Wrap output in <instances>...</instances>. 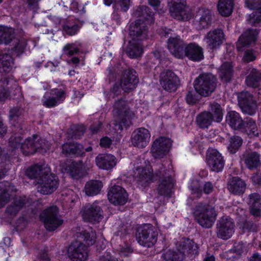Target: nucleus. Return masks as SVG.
Masks as SVG:
<instances>
[{
	"label": "nucleus",
	"instance_id": "obj_1",
	"mask_svg": "<svg viewBox=\"0 0 261 261\" xmlns=\"http://www.w3.org/2000/svg\"><path fill=\"white\" fill-rule=\"evenodd\" d=\"M132 40L129 41L126 53L132 58L140 57L143 52L141 41L148 36V29L143 20L138 19L132 23L129 28Z\"/></svg>",
	"mask_w": 261,
	"mask_h": 261
},
{
	"label": "nucleus",
	"instance_id": "obj_2",
	"mask_svg": "<svg viewBox=\"0 0 261 261\" xmlns=\"http://www.w3.org/2000/svg\"><path fill=\"white\" fill-rule=\"evenodd\" d=\"M194 215L198 223L205 228H211L213 225L217 216L214 206L203 203L196 206Z\"/></svg>",
	"mask_w": 261,
	"mask_h": 261
},
{
	"label": "nucleus",
	"instance_id": "obj_3",
	"mask_svg": "<svg viewBox=\"0 0 261 261\" xmlns=\"http://www.w3.org/2000/svg\"><path fill=\"white\" fill-rule=\"evenodd\" d=\"M217 80L211 73L200 74L194 81V86L197 93L202 96L210 95L217 87Z\"/></svg>",
	"mask_w": 261,
	"mask_h": 261
},
{
	"label": "nucleus",
	"instance_id": "obj_4",
	"mask_svg": "<svg viewBox=\"0 0 261 261\" xmlns=\"http://www.w3.org/2000/svg\"><path fill=\"white\" fill-rule=\"evenodd\" d=\"M136 239L142 246L151 247L156 242L158 232L156 229L151 224H145L138 228Z\"/></svg>",
	"mask_w": 261,
	"mask_h": 261
},
{
	"label": "nucleus",
	"instance_id": "obj_5",
	"mask_svg": "<svg viewBox=\"0 0 261 261\" xmlns=\"http://www.w3.org/2000/svg\"><path fill=\"white\" fill-rule=\"evenodd\" d=\"M59 185V178L51 173H46L40 176L36 184L37 191L41 194L47 195L53 193Z\"/></svg>",
	"mask_w": 261,
	"mask_h": 261
},
{
	"label": "nucleus",
	"instance_id": "obj_6",
	"mask_svg": "<svg viewBox=\"0 0 261 261\" xmlns=\"http://www.w3.org/2000/svg\"><path fill=\"white\" fill-rule=\"evenodd\" d=\"M40 219L43 222L44 227L48 231H54L61 226L63 220L59 215L58 208L56 206H50L40 215Z\"/></svg>",
	"mask_w": 261,
	"mask_h": 261
},
{
	"label": "nucleus",
	"instance_id": "obj_7",
	"mask_svg": "<svg viewBox=\"0 0 261 261\" xmlns=\"http://www.w3.org/2000/svg\"><path fill=\"white\" fill-rule=\"evenodd\" d=\"M169 12L172 17L178 20L188 21L193 16L191 10L186 5L185 0H173Z\"/></svg>",
	"mask_w": 261,
	"mask_h": 261
},
{
	"label": "nucleus",
	"instance_id": "obj_8",
	"mask_svg": "<svg viewBox=\"0 0 261 261\" xmlns=\"http://www.w3.org/2000/svg\"><path fill=\"white\" fill-rule=\"evenodd\" d=\"M113 115L126 127L131 124V119L134 117V113L130 110L125 101L122 99L115 101L113 106Z\"/></svg>",
	"mask_w": 261,
	"mask_h": 261
},
{
	"label": "nucleus",
	"instance_id": "obj_9",
	"mask_svg": "<svg viewBox=\"0 0 261 261\" xmlns=\"http://www.w3.org/2000/svg\"><path fill=\"white\" fill-rule=\"evenodd\" d=\"M81 213L86 222L94 223L99 222L103 218V211L97 201L86 204L82 207Z\"/></svg>",
	"mask_w": 261,
	"mask_h": 261
},
{
	"label": "nucleus",
	"instance_id": "obj_10",
	"mask_svg": "<svg viewBox=\"0 0 261 261\" xmlns=\"http://www.w3.org/2000/svg\"><path fill=\"white\" fill-rule=\"evenodd\" d=\"M155 175L161 178L158 188L159 194L161 195L170 196L173 187L171 175L169 174V171H165L163 165L155 172Z\"/></svg>",
	"mask_w": 261,
	"mask_h": 261
},
{
	"label": "nucleus",
	"instance_id": "obj_11",
	"mask_svg": "<svg viewBox=\"0 0 261 261\" xmlns=\"http://www.w3.org/2000/svg\"><path fill=\"white\" fill-rule=\"evenodd\" d=\"M160 83L164 90L173 92L175 91L179 86V80L173 71L166 70L160 74Z\"/></svg>",
	"mask_w": 261,
	"mask_h": 261
},
{
	"label": "nucleus",
	"instance_id": "obj_12",
	"mask_svg": "<svg viewBox=\"0 0 261 261\" xmlns=\"http://www.w3.org/2000/svg\"><path fill=\"white\" fill-rule=\"evenodd\" d=\"M66 97V94L62 89H54L49 93L46 92L42 98L43 105L48 108L55 107L62 103Z\"/></svg>",
	"mask_w": 261,
	"mask_h": 261
},
{
	"label": "nucleus",
	"instance_id": "obj_13",
	"mask_svg": "<svg viewBox=\"0 0 261 261\" xmlns=\"http://www.w3.org/2000/svg\"><path fill=\"white\" fill-rule=\"evenodd\" d=\"M240 107L244 113L252 115L255 113L257 103L253 95L248 92H242L238 96Z\"/></svg>",
	"mask_w": 261,
	"mask_h": 261
},
{
	"label": "nucleus",
	"instance_id": "obj_14",
	"mask_svg": "<svg viewBox=\"0 0 261 261\" xmlns=\"http://www.w3.org/2000/svg\"><path fill=\"white\" fill-rule=\"evenodd\" d=\"M217 236L223 240L230 238L234 232V225L232 220L228 217L224 216L217 224Z\"/></svg>",
	"mask_w": 261,
	"mask_h": 261
},
{
	"label": "nucleus",
	"instance_id": "obj_15",
	"mask_svg": "<svg viewBox=\"0 0 261 261\" xmlns=\"http://www.w3.org/2000/svg\"><path fill=\"white\" fill-rule=\"evenodd\" d=\"M139 83L137 73L134 69L124 70L120 79V86L126 92H129L135 89Z\"/></svg>",
	"mask_w": 261,
	"mask_h": 261
},
{
	"label": "nucleus",
	"instance_id": "obj_16",
	"mask_svg": "<svg viewBox=\"0 0 261 261\" xmlns=\"http://www.w3.org/2000/svg\"><path fill=\"white\" fill-rule=\"evenodd\" d=\"M171 146L169 138L160 137L153 142L151 152L154 158H162L169 152Z\"/></svg>",
	"mask_w": 261,
	"mask_h": 261
},
{
	"label": "nucleus",
	"instance_id": "obj_17",
	"mask_svg": "<svg viewBox=\"0 0 261 261\" xmlns=\"http://www.w3.org/2000/svg\"><path fill=\"white\" fill-rule=\"evenodd\" d=\"M68 254L72 261H85L88 256V248L81 242L75 241L69 247Z\"/></svg>",
	"mask_w": 261,
	"mask_h": 261
},
{
	"label": "nucleus",
	"instance_id": "obj_18",
	"mask_svg": "<svg viewBox=\"0 0 261 261\" xmlns=\"http://www.w3.org/2000/svg\"><path fill=\"white\" fill-rule=\"evenodd\" d=\"M150 138L149 130L144 127L136 129L131 137L132 143L134 146L144 148L147 145Z\"/></svg>",
	"mask_w": 261,
	"mask_h": 261
},
{
	"label": "nucleus",
	"instance_id": "obj_19",
	"mask_svg": "<svg viewBox=\"0 0 261 261\" xmlns=\"http://www.w3.org/2000/svg\"><path fill=\"white\" fill-rule=\"evenodd\" d=\"M108 197L110 202L114 205H123L127 200L128 195L121 187L114 186L109 190Z\"/></svg>",
	"mask_w": 261,
	"mask_h": 261
},
{
	"label": "nucleus",
	"instance_id": "obj_20",
	"mask_svg": "<svg viewBox=\"0 0 261 261\" xmlns=\"http://www.w3.org/2000/svg\"><path fill=\"white\" fill-rule=\"evenodd\" d=\"M207 162L211 169L218 172L221 171L224 166V160L221 154L217 150L210 149L207 155Z\"/></svg>",
	"mask_w": 261,
	"mask_h": 261
},
{
	"label": "nucleus",
	"instance_id": "obj_21",
	"mask_svg": "<svg viewBox=\"0 0 261 261\" xmlns=\"http://www.w3.org/2000/svg\"><path fill=\"white\" fill-rule=\"evenodd\" d=\"M134 177L139 185L146 187L153 181L152 170L149 167H138L134 171Z\"/></svg>",
	"mask_w": 261,
	"mask_h": 261
},
{
	"label": "nucleus",
	"instance_id": "obj_22",
	"mask_svg": "<svg viewBox=\"0 0 261 261\" xmlns=\"http://www.w3.org/2000/svg\"><path fill=\"white\" fill-rule=\"evenodd\" d=\"M13 64L12 57L7 54H0V84L5 86L8 84L9 81L5 76L10 71Z\"/></svg>",
	"mask_w": 261,
	"mask_h": 261
},
{
	"label": "nucleus",
	"instance_id": "obj_23",
	"mask_svg": "<svg viewBox=\"0 0 261 261\" xmlns=\"http://www.w3.org/2000/svg\"><path fill=\"white\" fill-rule=\"evenodd\" d=\"M167 46L172 55L178 59L184 57L185 44L179 37H170L167 42Z\"/></svg>",
	"mask_w": 261,
	"mask_h": 261
},
{
	"label": "nucleus",
	"instance_id": "obj_24",
	"mask_svg": "<svg viewBox=\"0 0 261 261\" xmlns=\"http://www.w3.org/2000/svg\"><path fill=\"white\" fill-rule=\"evenodd\" d=\"M242 160L250 170H255L261 167V155L256 151H248L243 154Z\"/></svg>",
	"mask_w": 261,
	"mask_h": 261
},
{
	"label": "nucleus",
	"instance_id": "obj_25",
	"mask_svg": "<svg viewBox=\"0 0 261 261\" xmlns=\"http://www.w3.org/2000/svg\"><path fill=\"white\" fill-rule=\"evenodd\" d=\"M224 33L221 29H215L209 32L205 37L208 47L211 49L218 48L224 39Z\"/></svg>",
	"mask_w": 261,
	"mask_h": 261
},
{
	"label": "nucleus",
	"instance_id": "obj_26",
	"mask_svg": "<svg viewBox=\"0 0 261 261\" xmlns=\"http://www.w3.org/2000/svg\"><path fill=\"white\" fill-rule=\"evenodd\" d=\"M178 250L180 254L186 256L192 257L198 253V246L192 240L186 239L182 240L178 247Z\"/></svg>",
	"mask_w": 261,
	"mask_h": 261
},
{
	"label": "nucleus",
	"instance_id": "obj_27",
	"mask_svg": "<svg viewBox=\"0 0 261 261\" xmlns=\"http://www.w3.org/2000/svg\"><path fill=\"white\" fill-rule=\"evenodd\" d=\"M258 31L256 29H249L245 32L239 38L237 44L239 50H241L243 47L254 43L257 38Z\"/></svg>",
	"mask_w": 261,
	"mask_h": 261
},
{
	"label": "nucleus",
	"instance_id": "obj_28",
	"mask_svg": "<svg viewBox=\"0 0 261 261\" xmlns=\"http://www.w3.org/2000/svg\"><path fill=\"white\" fill-rule=\"evenodd\" d=\"M185 56L193 61H199L203 58L202 48L195 43H189L185 46Z\"/></svg>",
	"mask_w": 261,
	"mask_h": 261
},
{
	"label": "nucleus",
	"instance_id": "obj_29",
	"mask_svg": "<svg viewBox=\"0 0 261 261\" xmlns=\"http://www.w3.org/2000/svg\"><path fill=\"white\" fill-rule=\"evenodd\" d=\"M30 201L26 197H20L16 198L7 207L6 213L10 218H12L19 212L23 207L29 206Z\"/></svg>",
	"mask_w": 261,
	"mask_h": 261
},
{
	"label": "nucleus",
	"instance_id": "obj_30",
	"mask_svg": "<svg viewBox=\"0 0 261 261\" xmlns=\"http://www.w3.org/2000/svg\"><path fill=\"white\" fill-rule=\"evenodd\" d=\"M97 166L100 168L110 170L116 165L115 157L110 154H101L98 155L95 159Z\"/></svg>",
	"mask_w": 261,
	"mask_h": 261
},
{
	"label": "nucleus",
	"instance_id": "obj_31",
	"mask_svg": "<svg viewBox=\"0 0 261 261\" xmlns=\"http://www.w3.org/2000/svg\"><path fill=\"white\" fill-rule=\"evenodd\" d=\"M247 203L249 205L250 213L255 216H259L261 214V197L256 193L249 195Z\"/></svg>",
	"mask_w": 261,
	"mask_h": 261
},
{
	"label": "nucleus",
	"instance_id": "obj_32",
	"mask_svg": "<svg viewBox=\"0 0 261 261\" xmlns=\"http://www.w3.org/2000/svg\"><path fill=\"white\" fill-rule=\"evenodd\" d=\"M15 191L14 186L8 182H0V207L8 202L12 196V192Z\"/></svg>",
	"mask_w": 261,
	"mask_h": 261
},
{
	"label": "nucleus",
	"instance_id": "obj_33",
	"mask_svg": "<svg viewBox=\"0 0 261 261\" xmlns=\"http://www.w3.org/2000/svg\"><path fill=\"white\" fill-rule=\"evenodd\" d=\"M226 122L234 129L239 130L244 128L245 122L240 114L236 111H230L226 117Z\"/></svg>",
	"mask_w": 261,
	"mask_h": 261
},
{
	"label": "nucleus",
	"instance_id": "obj_34",
	"mask_svg": "<svg viewBox=\"0 0 261 261\" xmlns=\"http://www.w3.org/2000/svg\"><path fill=\"white\" fill-rule=\"evenodd\" d=\"M62 153L66 155H82L84 153V151L81 144L76 142H69L62 145Z\"/></svg>",
	"mask_w": 261,
	"mask_h": 261
},
{
	"label": "nucleus",
	"instance_id": "obj_35",
	"mask_svg": "<svg viewBox=\"0 0 261 261\" xmlns=\"http://www.w3.org/2000/svg\"><path fill=\"white\" fill-rule=\"evenodd\" d=\"M50 172V168L47 165L36 164L29 168L26 171V174L29 178L36 179L37 182L40 176Z\"/></svg>",
	"mask_w": 261,
	"mask_h": 261
},
{
	"label": "nucleus",
	"instance_id": "obj_36",
	"mask_svg": "<svg viewBox=\"0 0 261 261\" xmlns=\"http://www.w3.org/2000/svg\"><path fill=\"white\" fill-rule=\"evenodd\" d=\"M228 189L229 191L237 195H240L244 192L246 189V184L244 180L238 177H233L229 181Z\"/></svg>",
	"mask_w": 261,
	"mask_h": 261
},
{
	"label": "nucleus",
	"instance_id": "obj_37",
	"mask_svg": "<svg viewBox=\"0 0 261 261\" xmlns=\"http://www.w3.org/2000/svg\"><path fill=\"white\" fill-rule=\"evenodd\" d=\"M199 15L200 17L196 21L197 29L201 30L208 27L212 21V14L210 10L201 9L199 11Z\"/></svg>",
	"mask_w": 261,
	"mask_h": 261
},
{
	"label": "nucleus",
	"instance_id": "obj_38",
	"mask_svg": "<svg viewBox=\"0 0 261 261\" xmlns=\"http://www.w3.org/2000/svg\"><path fill=\"white\" fill-rule=\"evenodd\" d=\"M212 114L208 111H204L200 113L196 117V123L202 128H207L215 121Z\"/></svg>",
	"mask_w": 261,
	"mask_h": 261
},
{
	"label": "nucleus",
	"instance_id": "obj_39",
	"mask_svg": "<svg viewBox=\"0 0 261 261\" xmlns=\"http://www.w3.org/2000/svg\"><path fill=\"white\" fill-rule=\"evenodd\" d=\"M261 80V73L254 68L249 69V75L246 79V83L250 87H257Z\"/></svg>",
	"mask_w": 261,
	"mask_h": 261
},
{
	"label": "nucleus",
	"instance_id": "obj_40",
	"mask_svg": "<svg viewBox=\"0 0 261 261\" xmlns=\"http://www.w3.org/2000/svg\"><path fill=\"white\" fill-rule=\"evenodd\" d=\"M217 7L219 13L222 16H228L232 12L233 2L232 0H219Z\"/></svg>",
	"mask_w": 261,
	"mask_h": 261
},
{
	"label": "nucleus",
	"instance_id": "obj_41",
	"mask_svg": "<svg viewBox=\"0 0 261 261\" xmlns=\"http://www.w3.org/2000/svg\"><path fill=\"white\" fill-rule=\"evenodd\" d=\"M102 187V184L99 180H91L87 182L85 186L86 195L94 196L98 194Z\"/></svg>",
	"mask_w": 261,
	"mask_h": 261
},
{
	"label": "nucleus",
	"instance_id": "obj_42",
	"mask_svg": "<svg viewBox=\"0 0 261 261\" xmlns=\"http://www.w3.org/2000/svg\"><path fill=\"white\" fill-rule=\"evenodd\" d=\"M67 173L73 179H79L84 175L82 166L81 163L75 162L69 165L67 169Z\"/></svg>",
	"mask_w": 261,
	"mask_h": 261
},
{
	"label": "nucleus",
	"instance_id": "obj_43",
	"mask_svg": "<svg viewBox=\"0 0 261 261\" xmlns=\"http://www.w3.org/2000/svg\"><path fill=\"white\" fill-rule=\"evenodd\" d=\"M232 67L230 62L223 63L220 68L219 73L221 80L225 82H229L232 75Z\"/></svg>",
	"mask_w": 261,
	"mask_h": 261
},
{
	"label": "nucleus",
	"instance_id": "obj_44",
	"mask_svg": "<svg viewBox=\"0 0 261 261\" xmlns=\"http://www.w3.org/2000/svg\"><path fill=\"white\" fill-rule=\"evenodd\" d=\"M14 38V31L12 28L0 26V44H8Z\"/></svg>",
	"mask_w": 261,
	"mask_h": 261
},
{
	"label": "nucleus",
	"instance_id": "obj_45",
	"mask_svg": "<svg viewBox=\"0 0 261 261\" xmlns=\"http://www.w3.org/2000/svg\"><path fill=\"white\" fill-rule=\"evenodd\" d=\"M245 122L244 128L245 133L250 138L257 137L259 136V130L257 128L255 122L252 120L249 119Z\"/></svg>",
	"mask_w": 261,
	"mask_h": 261
},
{
	"label": "nucleus",
	"instance_id": "obj_46",
	"mask_svg": "<svg viewBox=\"0 0 261 261\" xmlns=\"http://www.w3.org/2000/svg\"><path fill=\"white\" fill-rule=\"evenodd\" d=\"M35 135L32 138L27 139L24 143L21 144L20 149L23 154L29 155L34 154L36 152Z\"/></svg>",
	"mask_w": 261,
	"mask_h": 261
},
{
	"label": "nucleus",
	"instance_id": "obj_47",
	"mask_svg": "<svg viewBox=\"0 0 261 261\" xmlns=\"http://www.w3.org/2000/svg\"><path fill=\"white\" fill-rule=\"evenodd\" d=\"M133 15L137 17H141L143 19H147L152 16V12L149 7L143 5L137 7L134 9Z\"/></svg>",
	"mask_w": 261,
	"mask_h": 261
},
{
	"label": "nucleus",
	"instance_id": "obj_48",
	"mask_svg": "<svg viewBox=\"0 0 261 261\" xmlns=\"http://www.w3.org/2000/svg\"><path fill=\"white\" fill-rule=\"evenodd\" d=\"M79 237L83 240L87 245H92L95 242L96 233L92 230H84L80 233Z\"/></svg>",
	"mask_w": 261,
	"mask_h": 261
},
{
	"label": "nucleus",
	"instance_id": "obj_49",
	"mask_svg": "<svg viewBox=\"0 0 261 261\" xmlns=\"http://www.w3.org/2000/svg\"><path fill=\"white\" fill-rule=\"evenodd\" d=\"M211 113L216 122H220L223 118V112L221 106L218 103L214 102L210 104Z\"/></svg>",
	"mask_w": 261,
	"mask_h": 261
},
{
	"label": "nucleus",
	"instance_id": "obj_50",
	"mask_svg": "<svg viewBox=\"0 0 261 261\" xmlns=\"http://www.w3.org/2000/svg\"><path fill=\"white\" fill-rule=\"evenodd\" d=\"M163 257L166 261H182L184 259L183 255L178 251L176 252L171 250L166 251L163 254Z\"/></svg>",
	"mask_w": 261,
	"mask_h": 261
},
{
	"label": "nucleus",
	"instance_id": "obj_51",
	"mask_svg": "<svg viewBox=\"0 0 261 261\" xmlns=\"http://www.w3.org/2000/svg\"><path fill=\"white\" fill-rule=\"evenodd\" d=\"M242 144V139L238 136H233L230 138L228 149L232 153H235Z\"/></svg>",
	"mask_w": 261,
	"mask_h": 261
},
{
	"label": "nucleus",
	"instance_id": "obj_52",
	"mask_svg": "<svg viewBox=\"0 0 261 261\" xmlns=\"http://www.w3.org/2000/svg\"><path fill=\"white\" fill-rule=\"evenodd\" d=\"M254 9L256 10L249 15L247 21L248 23L255 25L261 21V7L257 6L256 8Z\"/></svg>",
	"mask_w": 261,
	"mask_h": 261
},
{
	"label": "nucleus",
	"instance_id": "obj_53",
	"mask_svg": "<svg viewBox=\"0 0 261 261\" xmlns=\"http://www.w3.org/2000/svg\"><path fill=\"white\" fill-rule=\"evenodd\" d=\"M257 55V51L254 49H247L244 51L242 60L246 63L252 62L256 59Z\"/></svg>",
	"mask_w": 261,
	"mask_h": 261
},
{
	"label": "nucleus",
	"instance_id": "obj_54",
	"mask_svg": "<svg viewBox=\"0 0 261 261\" xmlns=\"http://www.w3.org/2000/svg\"><path fill=\"white\" fill-rule=\"evenodd\" d=\"M36 151L40 149H48L50 147L49 143L46 140L40 138L37 135H35Z\"/></svg>",
	"mask_w": 261,
	"mask_h": 261
},
{
	"label": "nucleus",
	"instance_id": "obj_55",
	"mask_svg": "<svg viewBox=\"0 0 261 261\" xmlns=\"http://www.w3.org/2000/svg\"><path fill=\"white\" fill-rule=\"evenodd\" d=\"M114 6L120 11L126 12L130 6V0H113Z\"/></svg>",
	"mask_w": 261,
	"mask_h": 261
},
{
	"label": "nucleus",
	"instance_id": "obj_56",
	"mask_svg": "<svg viewBox=\"0 0 261 261\" xmlns=\"http://www.w3.org/2000/svg\"><path fill=\"white\" fill-rule=\"evenodd\" d=\"M21 140L22 137L20 135L15 134L10 138L9 144L14 149L19 147H21L20 141Z\"/></svg>",
	"mask_w": 261,
	"mask_h": 261
},
{
	"label": "nucleus",
	"instance_id": "obj_57",
	"mask_svg": "<svg viewBox=\"0 0 261 261\" xmlns=\"http://www.w3.org/2000/svg\"><path fill=\"white\" fill-rule=\"evenodd\" d=\"M241 227L243 232H255L257 230V226L252 221H246L242 225Z\"/></svg>",
	"mask_w": 261,
	"mask_h": 261
},
{
	"label": "nucleus",
	"instance_id": "obj_58",
	"mask_svg": "<svg viewBox=\"0 0 261 261\" xmlns=\"http://www.w3.org/2000/svg\"><path fill=\"white\" fill-rule=\"evenodd\" d=\"M23 112V109L19 107H14L10 110L9 117L12 121H16L17 119L21 115Z\"/></svg>",
	"mask_w": 261,
	"mask_h": 261
},
{
	"label": "nucleus",
	"instance_id": "obj_59",
	"mask_svg": "<svg viewBox=\"0 0 261 261\" xmlns=\"http://www.w3.org/2000/svg\"><path fill=\"white\" fill-rule=\"evenodd\" d=\"M69 132L72 134L71 138L77 139L84 134V128L83 126H73Z\"/></svg>",
	"mask_w": 261,
	"mask_h": 261
},
{
	"label": "nucleus",
	"instance_id": "obj_60",
	"mask_svg": "<svg viewBox=\"0 0 261 261\" xmlns=\"http://www.w3.org/2000/svg\"><path fill=\"white\" fill-rule=\"evenodd\" d=\"M63 51L67 55L72 56L75 54L78 53L79 52V49L77 47H75L74 44L68 43L64 47Z\"/></svg>",
	"mask_w": 261,
	"mask_h": 261
},
{
	"label": "nucleus",
	"instance_id": "obj_61",
	"mask_svg": "<svg viewBox=\"0 0 261 261\" xmlns=\"http://www.w3.org/2000/svg\"><path fill=\"white\" fill-rule=\"evenodd\" d=\"M186 101L189 105H193L197 102L199 98L196 93L193 91H189L186 97Z\"/></svg>",
	"mask_w": 261,
	"mask_h": 261
},
{
	"label": "nucleus",
	"instance_id": "obj_62",
	"mask_svg": "<svg viewBox=\"0 0 261 261\" xmlns=\"http://www.w3.org/2000/svg\"><path fill=\"white\" fill-rule=\"evenodd\" d=\"M98 261H118L117 259L111 255L109 252H105L100 256Z\"/></svg>",
	"mask_w": 261,
	"mask_h": 261
},
{
	"label": "nucleus",
	"instance_id": "obj_63",
	"mask_svg": "<svg viewBox=\"0 0 261 261\" xmlns=\"http://www.w3.org/2000/svg\"><path fill=\"white\" fill-rule=\"evenodd\" d=\"M9 96L8 91L3 87H0V101H5Z\"/></svg>",
	"mask_w": 261,
	"mask_h": 261
},
{
	"label": "nucleus",
	"instance_id": "obj_64",
	"mask_svg": "<svg viewBox=\"0 0 261 261\" xmlns=\"http://www.w3.org/2000/svg\"><path fill=\"white\" fill-rule=\"evenodd\" d=\"M112 143V141L107 137H103L100 139V145L102 147L109 148Z\"/></svg>",
	"mask_w": 261,
	"mask_h": 261
}]
</instances>
